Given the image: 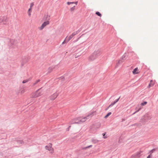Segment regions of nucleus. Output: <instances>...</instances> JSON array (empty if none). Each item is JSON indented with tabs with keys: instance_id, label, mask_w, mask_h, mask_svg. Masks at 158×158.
Returning <instances> with one entry per match:
<instances>
[{
	"instance_id": "nucleus-1",
	"label": "nucleus",
	"mask_w": 158,
	"mask_h": 158,
	"mask_svg": "<svg viewBox=\"0 0 158 158\" xmlns=\"http://www.w3.org/2000/svg\"><path fill=\"white\" fill-rule=\"evenodd\" d=\"M93 112L90 113L86 116L82 118H76L72 120L70 122V124H78L85 122L87 119H89L91 118L92 116Z\"/></svg>"
},
{
	"instance_id": "nucleus-2",
	"label": "nucleus",
	"mask_w": 158,
	"mask_h": 158,
	"mask_svg": "<svg viewBox=\"0 0 158 158\" xmlns=\"http://www.w3.org/2000/svg\"><path fill=\"white\" fill-rule=\"evenodd\" d=\"M127 58V55L126 53H125L122 56V57L119 60L118 63L116 64V67L119 64H121Z\"/></svg>"
},
{
	"instance_id": "nucleus-3",
	"label": "nucleus",
	"mask_w": 158,
	"mask_h": 158,
	"mask_svg": "<svg viewBox=\"0 0 158 158\" xmlns=\"http://www.w3.org/2000/svg\"><path fill=\"white\" fill-rule=\"evenodd\" d=\"M45 148L50 151L51 154L53 153L54 150L52 148V144L51 143H49L48 145H46L45 147Z\"/></svg>"
},
{
	"instance_id": "nucleus-4",
	"label": "nucleus",
	"mask_w": 158,
	"mask_h": 158,
	"mask_svg": "<svg viewBox=\"0 0 158 158\" xmlns=\"http://www.w3.org/2000/svg\"><path fill=\"white\" fill-rule=\"evenodd\" d=\"M149 119V117L147 115H145L143 117V118L140 120V122L143 124L147 122Z\"/></svg>"
},
{
	"instance_id": "nucleus-5",
	"label": "nucleus",
	"mask_w": 158,
	"mask_h": 158,
	"mask_svg": "<svg viewBox=\"0 0 158 158\" xmlns=\"http://www.w3.org/2000/svg\"><path fill=\"white\" fill-rule=\"evenodd\" d=\"M0 23H2L4 24H7V17L6 16L1 17L0 18Z\"/></svg>"
},
{
	"instance_id": "nucleus-6",
	"label": "nucleus",
	"mask_w": 158,
	"mask_h": 158,
	"mask_svg": "<svg viewBox=\"0 0 158 158\" xmlns=\"http://www.w3.org/2000/svg\"><path fill=\"white\" fill-rule=\"evenodd\" d=\"M59 93L56 91V93L53 94L52 95L49 97V99L52 100H54L58 95Z\"/></svg>"
},
{
	"instance_id": "nucleus-7",
	"label": "nucleus",
	"mask_w": 158,
	"mask_h": 158,
	"mask_svg": "<svg viewBox=\"0 0 158 158\" xmlns=\"http://www.w3.org/2000/svg\"><path fill=\"white\" fill-rule=\"evenodd\" d=\"M28 57L27 56H25L24 57L22 58V60L21 63V65L23 66L24 65V64L27 62L29 60Z\"/></svg>"
},
{
	"instance_id": "nucleus-8",
	"label": "nucleus",
	"mask_w": 158,
	"mask_h": 158,
	"mask_svg": "<svg viewBox=\"0 0 158 158\" xmlns=\"http://www.w3.org/2000/svg\"><path fill=\"white\" fill-rule=\"evenodd\" d=\"M40 89L37 90L34 94H33V97L34 98H36L40 96L42 94L40 92Z\"/></svg>"
},
{
	"instance_id": "nucleus-9",
	"label": "nucleus",
	"mask_w": 158,
	"mask_h": 158,
	"mask_svg": "<svg viewBox=\"0 0 158 158\" xmlns=\"http://www.w3.org/2000/svg\"><path fill=\"white\" fill-rule=\"evenodd\" d=\"M140 153V152H139L134 154L131 156V158H139L141 156Z\"/></svg>"
},
{
	"instance_id": "nucleus-10",
	"label": "nucleus",
	"mask_w": 158,
	"mask_h": 158,
	"mask_svg": "<svg viewBox=\"0 0 158 158\" xmlns=\"http://www.w3.org/2000/svg\"><path fill=\"white\" fill-rule=\"evenodd\" d=\"M15 140L19 144H23L27 143L26 142L23 141L22 140H21L19 138L16 139Z\"/></svg>"
},
{
	"instance_id": "nucleus-11",
	"label": "nucleus",
	"mask_w": 158,
	"mask_h": 158,
	"mask_svg": "<svg viewBox=\"0 0 158 158\" xmlns=\"http://www.w3.org/2000/svg\"><path fill=\"white\" fill-rule=\"evenodd\" d=\"M94 54L95 55V56L97 58L98 56H100L101 54V51L100 50H98L96 51H94L93 52Z\"/></svg>"
},
{
	"instance_id": "nucleus-12",
	"label": "nucleus",
	"mask_w": 158,
	"mask_h": 158,
	"mask_svg": "<svg viewBox=\"0 0 158 158\" xmlns=\"http://www.w3.org/2000/svg\"><path fill=\"white\" fill-rule=\"evenodd\" d=\"M49 24V22L48 20L44 22V23L42 24L40 27V30H42L45 26H46L47 25H48Z\"/></svg>"
},
{
	"instance_id": "nucleus-13",
	"label": "nucleus",
	"mask_w": 158,
	"mask_h": 158,
	"mask_svg": "<svg viewBox=\"0 0 158 158\" xmlns=\"http://www.w3.org/2000/svg\"><path fill=\"white\" fill-rule=\"evenodd\" d=\"M77 34L75 32H73L71 35H69L66 39L67 42H68L69 40H70L74 36Z\"/></svg>"
},
{
	"instance_id": "nucleus-14",
	"label": "nucleus",
	"mask_w": 158,
	"mask_h": 158,
	"mask_svg": "<svg viewBox=\"0 0 158 158\" xmlns=\"http://www.w3.org/2000/svg\"><path fill=\"white\" fill-rule=\"evenodd\" d=\"M97 57L95 56V55L93 53L91 55L89 56V61H93L96 59Z\"/></svg>"
},
{
	"instance_id": "nucleus-15",
	"label": "nucleus",
	"mask_w": 158,
	"mask_h": 158,
	"mask_svg": "<svg viewBox=\"0 0 158 158\" xmlns=\"http://www.w3.org/2000/svg\"><path fill=\"white\" fill-rule=\"evenodd\" d=\"M10 42L12 45H13L14 46H16L15 44L16 43V41L15 40L13 39L11 40H10Z\"/></svg>"
},
{
	"instance_id": "nucleus-16",
	"label": "nucleus",
	"mask_w": 158,
	"mask_h": 158,
	"mask_svg": "<svg viewBox=\"0 0 158 158\" xmlns=\"http://www.w3.org/2000/svg\"><path fill=\"white\" fill-rule=\"evenodd\" d=\"M154 83H153V82L152 80H151L150 81V83L148 85V87L149 88H150L151 87L153 86L154 85Z\"/></svg>"
},
{
	"instance_id": "nucleus-17",
	"label": "nucleus",
	"mask_w": 158,
	"mask_h": 158,
	"mask_svg": "<svg viewBox=\"0 0 158 158\" xmlns=\"http://www.w3.org/2000/svg\"><path fill=\"white\" fill-rule=\"evenodd\" d=\"M54 68V67H49L48 70V73H51L52 70V69Z\"/></svg>"
},
{
	"instance_id": "nucleus-18",
	"label": "nucleus",
	"mask_w": 158,
	"mask_h": 158,
	"mask_svg": "<svg viewBox=\"0 0 158 158\" xmlns=\"http://www.w3.org/2000/svg\"><path fill=\"white\" fill-rule=\"evenodd\" d=\"M137 70H138V68H135L133 70V71H132L133 73L134 74H137V73H136V71Z\"/></svg>"
},
{
	"instance_id": "nucleus-19",
	"label": "nucleus",
	"mask_w": 158,
	"mask_h": 158,
	"mask_svg": "<svg viewBox=\"0 0 158 158\" xmlns=\"http://www.w3.org/2000/svg\"><path fill=\"white\" fill-rule=\"evenodd\" d=\"M92 141L93 143H97L98 141V140L94 139H92Z\"/></svg>"
},
{
	"instance_id": "nucleus-20",
	"label": "nucleus",
	"mask_w": 158,
	"mask_h": 158,
	"mask_svg": "<svg viewBox=\"0 0 158 158\" xmlns=\"http://www.w3.org/2000/svg\"><path fill=\"white\" fill-rule=\"evenodd\" d=\"M141 125H142V124L140 123H135V124L132 125L131 126H141Z\"/></svg>"
},
{
	"instance_id": "nucleus-21",
	"label": "nucleus",
	"mask_w": 158,
	"mask_h": 158,
	"mask_svg": "<svg viewBox=\"0 0 158 158\" xmlns=\"http://www.w3.org/2000/svg\"><path fill=\"white\" fill-rule=\"evenodd\" d=\"M31 79H27V80H24L23 81V82H22V83H25L26 82H28L30 80H31Z\"/></svg>"
},
{
	"instance_id": "nucleus-22",
	"label": "nucleus",
	"mask_w": 158,
	"mask_h": 158,
	"mask_svg": "<svg viewBox=\"0 0 158 158\" xmlns=\"http://www.w3.org/2000/svg\"><path fill=\"white\" fill-rule=\"evenodd\" d=\"M111 114V112L108 113L104 117L105 118H107L109 116H110Z\"/></svg>"
},
{
	"instance_id": "nucleus-23",
	"label": "nucleus",
	"mask_w": 158,
	"mask_h": 158,
	"mask_svg": "<svg viewBox=\"0 0 158 158\" xmlns=\"http://www.w3.org/2000/svg\"><path fill=\"white\" fill-rule=\"evenodd\" d=\"M96 14L97 15L100 16V17H101L102 16L101 14L98 11H97L96 12Z\"/></svg>"
},
{
	"instance_id": "nucleus-24",
	"label": "nucleus",
	"mask_w": 158,
	"mask_h": 158,
	"mask_svg": "<svg viewBox=\"0 0 158 158\" xmlns=\"http://www.w3.org/2000/svg\"><path fill=\"white\" fill-rule=\"evenodd\" d=\"M106 132H104L102 134V135L103 136V138L104 139H106L107 138V136L106 135Z\"/></svg>"
},
{
	"instance_id": "nucleus-25",
	"label": "nucleus",
	"mask_w": 158,
	"mask_h": 158,
	"mask_svg": "<svg viewBox=\"0 0 158 158\" xmlns=\"http://www.w3.org/2000/svg\"><path fill=\"white\" fill-rule=\"evenodd\" d=\"M92 146V145H90L89 146H88L87 147H83L82 148L83 149H86L87 148H89L90 147H91Z\"/></svg>"
},
{
	"instance_id": "nucleus-26",
	"label": "nucleus",
	"mask_w": 158,
	"mask_h": 158,
	"mask_svg": "<svg viewBox=\"0 0 158 158\" xmlns=\"http://www.w3.org/2000/svg\"><path fill=\"white\" fill-rule=\"evenodd\" d=\"M147 102H143L140 105L141 106H143L146 105L147 104Z\"/></svg>"
},
{
	"instance_id": "nucleus-27",
	"label": "nucleus",
	"mask_w": 158,
	"mask_h": 158,
	"mask_svg": "<svg viewBox=\"0 0 158 158\" xmlns=\"http://www.w3.org/2000/svg\"><path fill=\"white\" fill-rule=\"evenodd\" d=\"M116 103L114 102H112L111 104L109 106V107H112Z\"/></svg>"
},
{
	"instance_id": "nucleus-28",
	"label": "nucleus",
	"mask_w": 158,
	"mask_h": 158,
	"mask_svg": "<svg viewBox=\"0 0 158 158\" xmlns=\"http://www.w3.org/2000/svg\"><path fill=\"white\" fill-rule=\"evenodd\" d=\"M75 9V6H74L70 9V11H73Z\"/></svg>"
},
{
	"instance_id": "nucleus-29",
	"label": "nucleus",
	"mask_w": 158,
	"mask_h": 158,
	"mask_svg": "<svg viewBox=\"0 0 158 158\" xmlns=\"http://www.w3.org/2000/svg\"><path fill=\"white\" fill-rule=\"evenodd\" d=\"M40 80L39 79L38 80H37L36 82H35V83H34L33 84V86H35L37 83H38V82H40Z\"/></svg>"
},
{
	"instance_id": "nucleus-30",
	"label": "nucleus",
	"mask_w": 158,
	"mask_h": 158,
	"mask_svg": "<svg viewBox=\"0 0 158 158\" xmlns=\"http://www.w3.org/2000/svg\"><path fill=\"white\" fill-rule=\"evenodd\" d=\"M141 109V107H139L137 110L133 114H135V113L138 112Z\"/></svg>"
},
{
	"instance_id": "nucleus-31",
	"label": "nucleus",
	"mask_w": 158,
	"mask_h": 158,
	"mask_svg": "<svg viewBox=\"0 0 158 158\" xmlns=\"http://www.w3.org/2000/svg\"><path fill=\"white\" fill-rule=\"evenodd\" d=\"M156 150V149H155V148L152 149V150H151L150 151V152H151L150 154H151L152 153H153Z\"/></svg>"
},
{
	"instance_id": "nucleus-32",
	"label": "nucleus",
	"mask_w": 158,
	"mask_h": 158,
	"mask_svg": "<svg viewBox=\"0 0 158 158\" xmlns=\"http://www.w3.org/2000/svg\"><path fill=\"white\" fill-rule=\"evenodd\" d=\"M81 30H82V28H81L77 31H75V32L77 34Z\"/></svg>"
},
{
	"instance_id": "nucleus-33",
	"label": "nucleus",
	"mask_w": 158,
	"mask_h": 158,
	"mask_svg": "<svg viewBox=\"0 0 158 158\" xmlns=\"http://www.w3.org/2000/svg\"><path fill=\"white\" fill-rule=\"evenodd\" d=\"M120 98V97H119V98L116 99V100H115L114 102L115 103H116V102H117L119 100V99Z\"/></svg>"
},
{
	"instance_id": "nucleus-34",
	"label": "nucleus",
	"mask_w": 158,
	"mask_h": 158,
	"mask_svg": "<svg viewBox=\"0 0 158 158\" xmlns=\"http://www.w3.org/2000/svg\"><path fill=\"white\" fill-rule=\"evenodd\" d=\"M74 3V2H67V4L68 5H70V4H73Z\"/></svg>"
},
{
	"instance_id": "nucleus-35",
	"label": "nucleus",
	"mask_w": 158,
	"mask_h": 158,
	"mask_svg": "<svg viewBox=\"0 0 158 158\" xmlns=\"http://www.w3.org/2000/svg\"><path fill=\"white\" fill-rule=\"evenodd\" d=\"M64 77H63V76H62V77H60V78H59V80H64Z\"/></svg>"
},
{
	"instance_id": "nucleus-36",
	"label": "nucleus",
	"mask_w": 158,
	"mask_h": 158,
	"mask_svg": "<svg viewBox=\"0 0 158 158\" xmlns=\"http://www.w3.org/2000/svg\"><path fill=\"white\" fill-rule=\"evenodd\" d=\"M34 5V3H31L30 4V8H31Z\"/></svg>"
},
{
	"instance_id": "nucleus-37",
	"label": "nucleus",
	"mask_w": 158,
	"mask_h": 158,
	"mask_svg": "<svg viewBox=\"0 0 158 158\" xmlns=\"http://www.w3.org/2000/svg\"><path fill=\"white\" fill-rule=\"evenodd\" d=\"M151 154H150V155H148L147 157V158H151Z\"/></svg>"
},
{
	"instance_id": "nucleus-38",
	"label": "nucleus",
	"mask_w": 158,
	"mask_h": 158,
	"mask_svg": "<svg viewBox=\"0 0 158 158\" xmlns=\"http://www.w3.org/2000/svg\"><path fill=\"white\" fill-rule=\"evenodd\" d=\"M67 37L66 38V40H64V41L62 42V44H64V42H65V40H66V42H67V40H66V39H67Z\"/></svg>"
},
{
	"instance_id": "nucleus-39",
	"label": "nucleus",
	"mask_w": 158,
	"mask_h": 158,
	"mask_svg": "<svg viewBox=\"0 0 158 158\" xmlns=\"http://www.w3.org/2000/svg\"><path fill=\"white\" fill-rule=\"evenodd\" d=\"M46 18L47 19L48 18V19H47V20H49V17H50V16H48V15H47L46 16Z\"/></svg>"
},
{
	"instance_id": "nucleus-40",
	"label": "nucleus",
	"mask_w": 158,
	"mask_h": 158,
	"mask_svg": "<svg viewBox=\"0 0 158 158\" xmlns=\"http://www.w3.org/2000/svg\"><path fill=\"white\" fill-rule=\"evenodd\" d=\"M31 8H30L29 9H28V12H30V11H31Z\"/></svg>"
},
{
	"instance_id": "nucleus-41",
	"label": "nucleus",
	"mask_w": 158,
	"mask_h": 158,
	"mask_svg": "<svg viewBox=\"0 0 158 158\" xmlns=\"http://www.w3.org/2000/svg\"><path fill=\"white\" fill-rule=\"evenodd\" d=\"M28 15H29V16H30L31 15V12H28Z\"/></svg>"
},
{
	"instance_id": "nucleus-42",
	"label": "nucleus",
	"mask_w": 158,
	"mask_h": 158,
	"mask_svg": "<svg viewBox=\"0 0 158 158\" xmlns=\"http://www.w3.org/2000/svg\"><path fill=\"white\" fill-rule=\"evenodd\" d=\"M74 2V3H75L76 5H77V3H78V2L77 1L75 2Z\"/></svg>"
},
{
	"instance_id": "nucleus-43",
	"label": "nucleus",
	"mask_w": 158,
	"mask_h": 158,
	"mask_svg": "<svg viewBox=\"0 0 158 158\" xmlns=\"http://www.w3.org/2000/svg\"><path fill=\"white\" fill-rule=\"evenodd\" d=\"M110 107H109V106L106 109V110H107Z\"/></svg>"
},
{
	"instance_id": "nucleus-44",
	"label": "nucleus",
	"mask_w": 158,
	"mask_h": 158,
	"mask_svg": "<svg viewBox=\"0 0 158 158\" xmlns=\"http://www.w3.org/2000/svg\"><path fill=\"white\" fill-rule=\"evenodd\" d=\"M24 92V90H22L21 91V93H23Z\"/></svg>"
},
{
	"instance_id": "nucleus-45",
	"label": "nucleus",
	"mask_w": 158,
	"mask_h": 158,
	"mask_svg": "<svg viewBox=\"0 0 158 158\" xmlns=\"http://www.w3.org/2000/svg\"><path fill=\"white\" fill-rule=\"evenodd\" d=\"M81 36H80V37H79V38H78L77 39V40H78L81 37Z\"/></svg>"
},
{
	"instance_id": "nucleus-46",
	"label": "nucleus",
	"mask_w": 158,
	"mask_h": 158,
	"mask_svg": "<svg viewBox=\"0 0 158 158\" xmlns=\"http://www.w3.org/2000/svg\"><path fill=\"white\" fill-rule=\"evenodd\" d=\"M70 127H71V126H69V128Z\"/></svg>"
},
{
	"instance_id": "nucleus-47",
	"label": "nucleus",
	"mask_w": 158,
	"mask_h": 158,
	"mask_svg": "<svg viewBox=\"0 0 158 158\" xmlns=\"http://www.w3.org/2000/svg\"><path fill=\"white\" fill-rule=\"evenodd\" d=\"M83 35V34H82V35H81V36H82Z\"/></svg>"
},
{
	"instance_id": "nucleus-48",
	"label": "nucleus",
	"mask_w": 158,
	"mask_h": 158,
	"mask_svg": "<svg viewBox=\"0 0 158 158\" xmlns=\"http://www.w3.org/2000/svg\"><path fill=\"white\" fill-rule=\"evenodd\" d=\"M83 35V34H82V35H81V36H82Z\"/></svg>"
},
{
	"instance_id": "nucleus-49",
	"label": "nucleus",
	"mask_w": 158,
	"mask_h": 158,
	"mask_svg": "<svg viewBox=\"0 0 158 158\" xmlns=\"http://www.w3.org/2000/svg\"><path fill=\"white\" fill-rule=\"evenodd\" d=\"M83 35V34H82V35H81V36H82Z\"/></svg>"
},
{
	"instance_id": "nucleus-50",
	"label": "nucleus",
	"mask_w": 158,
	"mask_h": 158,
	"mask_svg": "<svg viewBox=\"0 0 158 158\" xmlns=\"http://www.w3.org/2000/svg\"><path fill=\"white\" fill-rule=\"evenodd\" d=\"M83 35V34H82V35H81V36H82Z\"/></svg>"
}]
</instances>
